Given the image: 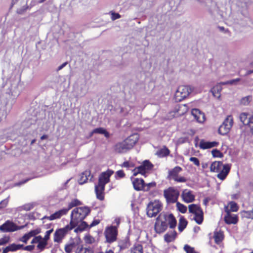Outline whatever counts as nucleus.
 <instances>
[{
  "mask_svg": "<svg viewBox=\"0 0 253 253\" xmlns=\"http://www.w3.org/2000/svg\"><path fill=\"white\" fill-rule=\"evenodd\" d=\"M154 167L153 164L149 160H144L141 165L135 167L132 170L133 175L135 176L138 174L146 176V173L151 171Z\"/></svg>",
  "mask_w": 253,
  "mask_h": 253,
  "instance_id": "obj_5",
  "label": "nucleus"
},
{
  "mask_svg": "<svg viewBox=\"0 0 253 253\" xmlns=\"http://www.w3.org/2000/svg\"><path fill=\"white\" fill-rule=\"evenodd\" d=\"M247 126L250 128L251 132L253 134V114L249 117Z\"/></svg>",
  "mask_w": 253,
  "mask_h": 253,
  "instance_id": "obj_43",
  "label": "nucleus"
},
{
  "mask_svg": "<svg viewBox=\"0 0 253 253\" xmlns=\"http://www.w3.org/2000/svg\"><path fill=\"white\" fill-rule=\"evenodd\" d=\"M73 227L69 224L63 228L57 229L53 234V241L55 243L60 244L65 238L68 232L73 229Z\"/></svg>",
  "mask_w": 253,
  "mask_h": 253,
  "instance_id": "obj_8",
  "label": "nucleus"
},
{
  "mask_svg": "<svg viewBox=\"0 0 253 253\" xmlns=\"http://www.w3.org/2000/svg\"><path fill=\"white\" fill-rule=\"evenodd\" d=\"M114 150L117 153H123L130 149L124 140L122 142L117 143L114 146Z\"/></svg>",
  "mask_w": 253,
  "mask_h": 253,
  "instance_id": "obj_22",
  "label": "nucleus"
},
{
  "mask_svg": "<svg viewBox=\"0 0 253 253\" xmlns=\"http://www.w3.org/2000/svg\"><path fill=\"white\" fill-rule=\"evenodd\" d=\"M98 253H114V252L112 250L109 249L106 250L105 252H100Z\"/></svg>",
  "mask_w": 253,
  "mask_h": 253,
  "instance_id": "obj_61",
  "label": "nucleus"
},
{
  "mask_svg": "<svg viewBox=\"0 0 253 253\" xmlns=\"http://www.w3.org/2000/svg\"><path fill=\"white\" fill-rule=\"evenodd\" d=\"M31 6H29L27 5V4H25L22 7L18 8L16 10V13L20 15L23 14L27 11V9L31 8Z\"/></svg>",
  "mask_w": 253,
  "mask_h": 253,
  "instance_id": "obj_42",
  "label": "nucleus"
},
{
  "mask_svg": "<svg viewBox=\"0 0 253 253\" xmlns=\"http://www.w3.org/2000/svg\"><path fill=\"white\" fill-rule=\"evenodd\" d=\"M42 239V237L41 235L35 237L31 241V244H36L39 243L40 240Z\"/></svg>",
  "mask_w": 253,
  "mask_h": 253,
  "instance_id": "obj_55",
  "label": "nucleus"
},
{
  "mask_svg": "<svg viewBox=\"0 0 253 253\" xmlns=\"http://www.w3.org/2000/svg\"><path fill=\"white\" fill-rule=\"evenodd\" d=\"M23 245L16 244L13 243L7 246V248H8L9 252H13L22 249V248H23Z\"/></svg>",
  "mask_w": 253,
  "mask_h": 253,
  "instance_id": "obj_34",
  "label": "nucleus"
},
{
  "mask_svg": "<svg viewBox=\"0 0 253 253\" xmlns=\"http://www.w3.org/2000/svg\"><path fill=\"white\" fill-rule=\"evenodd\" d=\"M113 173L114 171L110 169L102 172L99 176L97 184L105 186V185L110 182V177Z\"/></svg>",
  "mask_w": 253,
  "mask_h": 253,
  "instance_id": "obj_14",
  "label": "nucleus"
},
{
  "mask_svg": "<svg viewBox=\"0 0 253 253\" xmlns=\"http://www.w3.org/2000/svg\"><path fill=\"white\" fill-rule=\"evenodd\" d=\"M188 221L183 216H181L178 224V229L179 232H182L186 227Z\"/></svg>",
  "mask_w": 253,
  "mask_h": 253,
  "instance_id": "obj_26",
  "label": "nucleus"
},
{
  "mask_svg": "<svg viewBox=\"0 0 253 253\" xmlns=\"http://www.w3.org/2000/svg\"><path fill=\"white\" fill-rule=\"evenodd\" d=\"M176 207L178 210L182 213H184L187 211V207L183 204L180 203L179 202H177L176 203Z\"/></svg>",
  "mask_w": 253,
  "mask_h": 253,
  "instance_id": "obj_39",
  "label": "nucleus"
},
{
  "mask_svg": "<svg viewBox=\"0 0 253 253\" xmlns=\"http://www.w3.org/2000/svg\"><path fill=\"white\" fill-rule=\"evenodd\" d=\"M77 227L75 229L74 232L78 233L79 232H82L87 228L89 229V225L83 220L79 223L77 226Z\"/></svg>",
  "mask_w": 253,
  "mask_h": 253,
  "instance_id": "obj_29",
  "label": "nucleus"
},
{
  "mask_svg": "<svg viewBox=\"0 0 253 253\" xmlns=\"http://www.w3.org/2000/svg\"><path fill=\"white\" fill-rule=\"evenodd\" d=\"M67 210L65 208L62 209L51 214L50 216H44L43 219H47L49 220H53L60 218L62 216L67 214Z\"/></svg>",
  "mask_w": 253,
  "mask_h": 253,
  "instance_id": "obj_16",
  "label": "nucleus"
},
{
  "mask_svg": "<svg viewBox=\"0 0 253 253\" xmlns=\"http://www.w3.org/2000/svg\"><path fill=\"white\" fill-rule=\"evenodd\" d=\"M35 248L34 245H28L26 247H23V248H22V250L28 251H32Z\"/></svg>",
  "mask_w": 253,
  "mask_h": 253,
  "instance_id": "obj_57",
  "label": "nucleus"
},
{
  "mask_svg": "<svg viewBox=\"0 0 253 253\" xmlns=\"http://www.w3.org/2000/svg\"><path fill=\"white\" fill-rule=\"evenodd\" d=\"M8 203V201L6 199L2 200L0 202V209H2L5 208L7 206Z\"/></svg>",
  "mask_w": 253,
  "mask_h": 253,
  "instance_id": "obj_54",
  "label": "nucleus"
},
{
  "mask_svg": "<svg viewBox=\"0 0 253 253\" xmlns=\"http://www.w3.org/2000/svg\"><path fill=\"white\" fill-rule=\"evenodd\" d=\"M213 238L215 243L219 245L224 239V232L221 230H215L213 232Z\"/></svg>",
  "mask_w": 253,
  "mask_h": 253,
  "instance_id": "obj_24",
  "label": "nucleus"
},
{
  "mask_svg": "<svg viewBox=\"0 0 253 253\" xmlns=\"http://www.w3.org/2000/svg\"><path fill=\"white\" fill-rule=\"evenodd\" d=\"M121 18V15L118 13H115L114 12H111V19L113 20H116Z\"/></svg>",
  "mask_w": 253,
  "mask_h": 253,
  "instance_id": "obj_56",
  "label": "nucleus"
},
{
  "mask_svg": "<svg viewBox=\"0 0 253 253\" xmlns=\"http://www.w3.org/2000/svg\"><path fill=\"white\" fill-rule=\"evenodd\" d=\"M41 232V229L39 228H38L35 230H33L29 232L28 233L29 236L31 237H36L35 236L40 233Z\"/></svg>",
  "mask_w": 253,
  "mask_h": 253,
  "instance_id": "obj_48",
  "label": "nucleus"
},
{
  "mask_svg": "<svg viewBox=\"0 0 253 253\" xmlns=\"http://www.w3.org/2000/svg\"><path fill=\"white\" fill-rule=\"evenodd\" d=\"M90 173L88 171H84L80 175V177L78 180L80 184H83L87 182L88 180V176H89Z\"/></svg>",
  "mask_w": 253,
  "mask_h": 253,
  "instance_id": "obj_32",
  "label": "nucleus"
},
{
  "mask_svg": "<svg viewBox=\"0 0 253 253\" xmlns=\"http://www.w3.org/2000/svg\"><path fill=\"white\" fill-rule=\"evenodd\" d=\"M134 189L137 191H142L144 189L145 181L142 178H135L132 181Z\"/></svg>",
  "mask_w": 253,
  "mask_h": 253,
  "instance_id": "obj_20",
  "label": "nucleus"
},
{
  "mask_svg": "<svg viewBox=\"0 0 253 253\" xmlns=\"http://www.w3.org/2000/svg\"><path fill=\"white\" fill-rule=\"evenodd\" d=\"M100 222V220L99 219H95V220H94L89 225V229H90V228L93 227V226H95L97 225H98Z\"/></svg>",
  "mask_w": 253,
  "mask_h": 253,
  "instance_id": "obj_58",
  "label": "nucleus"
},
{
  "mask_svg": "<svg viewBox=\"0 0 253 253\" xmlns=\"http://www.w3.org/2000/svg\"><path fill=\"white\" fill-rule=\"evenodd\" d=\"M234 123L233 117L232 115H228L224 120L222 124L218 128V133L222 135L227 134L229 132Z\"/></svg>",
  "mask_w": 253,
  "mask_h": 253,
  "instance_id": "obj_11",
  "label": "nucleus"
},
{
  "mask_svg": "<svg viewBox=\"0 0 253 253\" xmlns=\"http://www.w3.org/2000/svg\"><path fill=\"white\" fill-rule=\"evenodd\" d=\"M179 196V191L173 187H169L164 190V196L168 203H176Z\"/></svg>",
  "mask_w": 253,
  "mask_h": 253,
  "instance_id": "obj_9",
  "label": "nucleus"
},
{
  "mask_svg": "<svg viewBox=\"0 0 253 253\" xmlns=\"http://www.w3.org/2000/svg\"><path fill=\"white\" fill-rule=\"evenodd\" d=\"M126 174L123 170H118L116 172V178H122L125 176Z\"/></svg>",
  "mask_w": 253,
  "mask_h": 253,
  "instance_id": "obj_50",
  "label": "nucleus"
},
{
  "mask_svg": "<svg viewBox=\"0 0 253 253\" xmlns=\"http://www.w3.org/2000/svg\"><path fill=\"white\" fill-rule=\"evenodd\" d=\"M252 97L251 95H249L244 97L241 99V103L244 105H248L252 100Z\"/></svg>",
  "mask_w": 253,
  "mask_h": 253,
  "instance_id": "obj_45",
  "label": "nucleus"
},
{
  "mask_svg": "<svg viewBox=\"0 0 253 253\" xmlns=\"http://www.w3.org/2000/svg\"><path fill=\"white\" fill-rule=\"evenodd\" d=\"M81 204L82 203L80 201L77 199H75L73 200L71 202H70L68 204V208L65 209H66V210H67V212H68L73 207L81 205Z\"/></svg>",
  "mask_w": 253,
  "mask_h": 253,
  "instance_id": "obj_35",
  "label": "nucleus"
},
{
  "mask_svg": "<svg viewBox=\"0 0 253 253\" xmlns=\"http://www.w3.org/2000/svg\"><path fill=\"white\" fill-rule=\"evenodd\" d=\"M229 209H228L227 207H226L225 211H229V213H230L231 211H237L239 209L237 204L234 201L230 202L229 204Z\"/></svg>",
  "mask_w": 253,
  "mask_h": 253,
  "instance_id": "obj_33",
  "label": "nucleus"
},
{
  "mask_svg": "<svg viewBox=\"0 0 253 253\" xmlns=\"http://www.w3.org/2000/svg\"><path fill=\"white\" fill-rule=\"evenodd\" d=\"M177 235V233L174 229H172V230L169 231L164 235V240L168 243L173 242L175 240Z\"/></svg>",
  "mask_w": 253,
  "mask_h": 253,
  "instance_id": "obj_25",
  "label": "nucleus"
},
{
  "mask_svg": "<svg viewBox=\"0 0 253 253\" xmlns=\"http://www.w3.org/2000/svg\"><path fill=\"white\" fill-rule=\"evenodd\" d=\"M53 231V229H50L48 231H47L46 232H45V235L44 236L43 238H42V239H43L44 240L46 241L47 242V241L49 239V238H50V235L51 234V233Z\"/></svg>",
  "mask_w": 253,
  "mask_h": 253,
  "instance_id": "obj_51",
  "label": "nucleus"
},
{
  "mask_svg": "<svg viewBox=\"0 0 253 253\" xmlns=\"http://www.w3.org/2000/svg\"><path fill=\"white\" fill-rule=\"evenodd\" d=\"M163 209V204L159 200L150 202L147 207V214L149 217H155Z\"/></svg>",
  "mask_w": 253,
  "mask_h": 253,
  "instance_id": "obj_6",
  "label": "nucleus"
},
{
  "mask_svg": "<svg viewBox=\"0 0 253 253\" xmlns=\"http://www.w3.org/2000/svg\"><path fill=\"white\" fill-rule=\"evenodd\" d=\"M211 154L213 157L214 158H221L223 157V154L222 152H221L219 150L215 149H213L211 151Z\"/></svg>",
  "mask_w": 253,
  "mask_h": 253,
  "instance_id": "obj_41",
  "label": "nucleus"
},
{
  "mask_svg": "<svg viewBox=\"0 0 253 253\" xmlns=\"http://www.w3.org/2000/svg\"><path fill=\"white\" fill-rule=\"evenodd\" d=\"M84 240L86 243L91 244L92 243L93 239L90 236H86Z\"/></svg>",
  "mask_w": 253,
  "mask_h": 253,
  "instance_id": "obj_59",
  "label": "nucleus"
},
{
  "mask_svg": "<svg viewBox=\"0 0 253 253\" xmlns=\"http://www.w3.org/2000/svg\"><path fill=\"white\" fill-rule=\"evenodd\" d=\"M89 250L86 248H84L83 245H79L76 250V253H87Z\"/></svg>",
  "mask_w": 253,
  "mask_h": 253,
  "instance_id": "obj_40",
  "label": "nucleus"
},
{
  "mask_svg": "<svg viewBox=\"0 0 253 253\" xmlns=\"http://www.w3.org/2000/svg\"><path fill=\"white\" fill-rule=\"evenodd\" d=\"M226 214L224 216V221L227 224H236L238 221V217L237 215L231 214L229 211H226Z\"/></svg>",
  "mask_w": 253,
  "mask_h": 253,
  "instance_id": "obj_21",
  "label": "nucleus"
},
{
  "mask_svg": "<svg viewBox=\"0 0 253 253\" xmlns=\"http://www.w3.org/2000/svg\"><path fill=\"white\" fill-rule=\"evenodd\" d=\"M181 196L183 200L187 203L192 202L195 200V196L192 191L186 189L182 192Z\"/></svg>",
  "mask_w": 253,
  "mask_h": 253,
  "instance_id": "obj_23",
  "label": "nucleus"
},
{
  "mask_svg": "<svg viewBox=\"0 0 253 253\" xmlns=\"http://www.w3.org/2000/svg\"><path fill=\"white\" fill-rule=\"evenodd\" d=\"M188 210L190 213L194 215V219L198 224H201L204 220V213L199 205L191 204L188 206Z\"/></svg>",
  "mask_w": 253,
  "mask_h": 253,
  "instance_id": "obj_7",
  "label": "nucleus"
},
{
  "mask_svg": "<svg viewBox=\"0 0 253 253\" xmlns=\"http://www.w3.org/2000/svg\"><path fill=\"white\" fill-rule=\"evenodd\" d=\"M90 210L87 207H81L75 208L71 212L69 225L75 228L90 213Z\"/></svg>",
  "mask_w": 253,
  "mask_h": 253,
  "instance_id": "obj_2",
  "label": "nucleus"
},
{
  "mask_svg": "<svg viewBox=\"0 0 253 253\" xmlns=\"http://www.w3.org/2000/svg\"><path fill=\"white\" fill-rule=\"evenodd\" d=\"M10 237L9 236H4L0 239V246L4 245L10 241Z\"/></svg>",
  "mask_w": 253,
  "mask_h": 253,
  "instance_id": "obj_46",
  "label": "nucleus"
},
{
  "mask_svg": "<svg viewBox=\"0 0 253 253\" xmlns=\"http://www.w3.org/2000/svg\"><path fill=\"white\" fill-rule=\"evenodd\" d=\"M76 244L74 242L67 244L65 246V251L66 253H71L73 249L75 248Z\"/></svg>",
  "mask_w": 253,
  "mask_h": 253,
  "instance_id": "obj_36",
  "label": "nucleus"
},
{
  "mask_svg": "<svg viewBox=\"0 0 253 253\" xmlns=\"http://www.w3.org/2000/svg\"><path fill=\"white\" fill-rule=\"evenodd\" d=\"M156 186V182L155 181L150 182L147 184L145 183V187L143 191H148L152 188H154Z\"/></svg>",
  "mask_w": 253,
  "mask_h": 253,
  "instance_id": "obj_44",
  "label": "nucleus"
},
{
  "mask_svg": "<svg viewBox=\"0 0 253 253\" xmlns=\"http://www.w3.org/2000/svg\"><path fill=\"white\" fill-rule=\"evenodd\" d=\"M191 114L194 119L199 123H203L205 121V115L198 109H193L191 111Z\"/></svg>",
  "mask_w": 253,
  "mask_h": 253,
  "instance_id": "obj_18",
  "label": "nucleus"
},
{
  "mask_svg": "<svg viewBox=\"0 0 253 253\" xmlns=\"http://www.w3.org/2000/svg\"><path fill=\"white\" fill-rule=\"evenodd\" d=\"M23 226H18L10 220H7L0 226V230L2 232H11L21 229Z\"/></svg>",
  "mask_w": 253,
  "mask_h": 253,
  "instance_id": "obj_13",
  "label": "nucleus"
},
{
  "mask_svg": "<svg viewBox=\"0 0 253 253\" xmlns=\"http://www.w3.org/2000/svg\"><path fill=\"white\" fill-rule=\"evenodd\" d=\"M130 162L129 161H125L122 164H121V167L122 168H129L130 166Z\"/></svg>",
  "mask_w": 253,
  "mask_h": 253,
  "instance_id": "obj_60",
  "label": "nucleus"
},
{
  "mask_svg": "<svg viewBox=\"0 0 253 253\" xmlns=\"http://www.w3.org/2000/svg\"><path fill=\"white\" fill-rule=\"evenodd\" d=\"M184 250L186 253H198L195 251L194 248L191 247L188 245H185L184 246Z\"/></svg>",
  "mask_w": 253,
  "mask_h": 253,
  "instance_id": "obj_47",
  "label": "nucleus"
},
{
  "mask_svg": "<svg viewBox=\"0 0 253 253\" xmlns=\"http://www.w3.org/2000/svg\"><path fill=\"white\" fill-rule=\"evenodd\" d=\"M191 88L187 85H180L177 88L175 94L174 99L176 102H180L188 97L191 92Z\"/></svg>",
  "mask_w": 253,
  "mask_h": 253,
  "instance_id": "obj_10",
  "label": "nucleus"
},
{
  "mask_svg": "<svg viewBox=\"0 0 253 253\" xmlns=\"http://www.w3.org/2000/svg\"><path fill=\"white\" fill-rule=\"evenodd\" d=\"M31 238V237L29 236V234L27 233L24 234L22 237L19 239V241L22 242L25 244H26L28 241Z\"/></svg>",
  "mask_w": 253,
  "mask_h": 253,
  "instance_id": "obj_49",
  "label": "nucleus"
},
{
  "mask_svg": "<svg viewBox=\"0 0 253 253\" xmlns=\"http://www.w3.org/2000/svg\"><path fill=\"white\" fill-rule=\"evenodd\" d=\"M47 245V242L42 238V239L39 242L37 247L40 251H42L45 248Z\"/></svg>",
  "mask_w": 253,
  "mask_h": 253,
  "instance_id": "obj_37",
  "label": "nucleus"
},
{
  "mask_svg": "<svg viewBox=\"0 0 253 253\" xmlns=\"http://www.w3.org/2000/svg\"><path fill=\"white\" fill-rule=\"evenodd\" d=\"M19 0H12L10 7L12 8L14 5L17 3Z\"/></svg>",
  "mask_w": 253,
  "mask_h": 253,
  "instance_id": "obj_63",
  "label": "nucleus"
},
{
  "mask_svg": "<svg viewBox=\"0 0 253 253\" xmlns=\"http://www.w3.org/2000/svg\"><path fill=\"white\" fill-rule=\"evenodd\" d=\"M190 161L193 162L195 165L197 167L200 166V161L199 159L196 157H191L189 159Z\"/></svg>",
  "mask_w": 253,
  "mask_h": 253,
  "instance_id": "obj_53",
  "label": "nucleus"
},
{
  "mask_svg": "<svg viewBox=\"0 0 253 253\" xmlns=\"http://www.w3.org/2000/svg\"><path fill=\"white\" fill-rule=\"evenodd\" d=\"M114 221L116 223V225L107 226L104 231L106 242L109 244H111L117 240L118 235V228L120 223V220L119 218H116Z\"/></svg>",
  "mask_w": 253,
  "mask_h": 253,
  "instance_id": "obj_4",
  "label": "nucleus"
},
{
  "mask_svg": "<svg viewBox=\"0 0 253 253\" xmlns=\"http://www.w3.org/2000/svg\"><path fill=\"white\" fill-rule=\"evenodd\" d=\"M67 64V62H65L60 65L58 68V71L61 70L63 68H64Z\"/></svg>",
  "mask_w": 253,
  "mask_h": 253,
  "instance_id": "obj_62",
  "label": "nucleus"
},
{
  "mask_svg": "<svg viewBox=\"0 0 253 253\" xmlns=\"http://www.w3.org/2000/svg\"><path fill=\"white\" fill-rule=\"evenodd\" d=\"M170 154V150L166 146H164L161 149L157 151L156 154L160 158L168 156Z\"/></svg>",
  "mask_w": 253,
  "mask_h": 253,
  "instance_id": "obj_28",
  "label": "nucleus"
},
{
  "mask_svg": "<svg viewBox=\"0 0 253 253\" xmlns=\"http://www.w3.org/2000/svg\"><path fill=\"white\" fill-rule=\"evenodd\" d=\"M130 246V243L128 238H125L120 241L118 243L120 251L128 248Z\"/></svg>",
  "mask_w": 253,
  "mask_h": 253,
  "instance_id": "obj_27",
  "label": "nucleus"
},
{
  "mask_svg": "<svg viewBox=\"0 0 253 253\" xmlns=\"http://www.w3.org/2000/svg\"><path fill=\"white\" fill-rule=\"evenodd\" d=\"M177 225V220L174 215L169 212H162L156 218L154 230L158 234L165 232L168 227L174 229Z\"/></svg>",
  "mask_w": 253,
  "mask_h": 253,
  "instance_id": "obj_1",
  "label": "nucleus"
},
{
  "mask_svg": "<svg viewBox=\"0 0 253 253\" xmlns=\"http://www.w3.org/2000/svg\"><path fill=\"white\" fill-rule=\"evenodd\" d=\"M9 252L8 249L7 247L3 249L2 253H7Z\"/></svg>",
  "mask_w": 253,
  "mask_h": 253,
  "instance_id": "obj_64",
  "label": "nucleus"
},
{
  "mask_svg": "<svg viewBox=\"0 0 253 253\" xmlns=\"http://www.w3.org/2000/svg\"><path fill=\"white\" fill-rule=\"evenodd\" d=\"M219 145V142L216 141H206L204 139L201 140L199 143V147L203 150L211 148L216 147Z\"/></svg>",
  "mask_w": 253,
  "mask_h": 253,
  "instance_id": "obj_19",
  "label": "nucleus"
},
{
  "mask_svg": "<svg viewBox=\"0 0 253 253\" xmlns=\"http://www.w3.org/2000/svg\"><path fill=\"white\" fill-rule=\"evenodd\" d=\"M139 139V134L137 133H135L129 136L124 140V141L126 142V145L128 146V148L130 150L135 146Z\"/></svg>",
  "mask_w": 253,
  "mask_h": 253,
  "instance_id": "obj_15",
  "label": "nucleus"
},
{
  "mask_svg": "<svg viewBox=\"0 0 253 253\" xmlns=\"http://www.w3.org/2000/svg\"><path fill=\"white\" fill-rule=\"evenodd\" d=\"M93 132L103 134L106 138H108L110 137L109 133L103 127H99L93 129Z\"/></svg>",
  "mask_w": 253,
  "mask_h": 253,
  "instance_id": "obj_31",
  "label": "nucleus"
},
{
  "mask_svg": "<svg viewBox=\"0 0 253 253\" xmlns=\"http://www.w3.org/2000/svg\"><path fill=\"white\" fill-rule=\"evenodd\" d=\"M182 170L179 166H176L168 172V178L169 179H173L177 182H185L187 181L186 178L184 176H179V173Z\"/></svg>",
  "mask_w": 253,
  "mask_h": 253,
  "instance_id": "obj_12",
  "label": "nucleus"
},
{
  "mask_svg": "<svg viewBox=\"0 0 253 253\" xmlns=\"http://www.w3.org/2000/svg\"><path fill=\"white\" fill-rule=\"evenodd\" d=\"M105 186L96 184L95 186V193L96 198L100 201H103L105 199Z\"/></svg>",
  "mask_w": 253,
  "mask_h": 253,
  "instance_id": "obj_17",
  "label": "nucleus"
},
{
  "mask_svg": "<svg viewBox=\"0 0 253 253\" xmlns=\"http://www.w3.org/2000/svg\"><path fill=\"white\" fill-rule=\"evenodd\" d=\"M240 80H241V79L240 78H237L236 79H233V80H230L229 81H227L226 82H222V83H221L220 84H232L236 82H239Z\"/></svg>",
  "mask_w": 253,
  "mask_h": 253,
  "instance_id": "obj_52",
  "label": "nucleus"
},
{
  "mask_svg": "<svg viewBox=\"0 0 253 253\" xmlns=\"http://www.w3.org/2000/svg\"><path fill=\"white\" fill-rule=\"evenodd\" d=\"M231 166L229 164L223 165L221 161H214L210 166V171L218 173L217 177L221 180H224L230 172Z\"/></svg>",
  "mask_w": 253,
  "mask_h": 253,
  "instance_id": "obj_3",
  "label": "nucleus"
},
{
  "mask_svg": "<svg viewBox=\"0 0 253 253\" xmlns=\"http://www.w3.org/2000/svg\"><path fill=\"white\" fill-rule=\"evenodd\" d=\"M129 253H143L142 246L138 243L135 244L130 248Z\"/></svg>",
  "mask_w": 253,
  "mask_h": 253,
  "instance_id": "obj_30",
  "label": "nucleus"
},
{
  "mask_svg": "<svg viewBox=\"0 0 253 253\" xmlns=\"http://www.w3.org/2000/svg\"><path fill=\"white\" fill-rule=\"evenodd\" d=\"M248 114L247 113H242L240 115V120L244 126H247L248 121Z\"/></svg>",
  "mask_w": 253,
  "mask_h": 253,
  "instance_id": "obj_38",
  "label": "nucleus"
}]
</instances>
